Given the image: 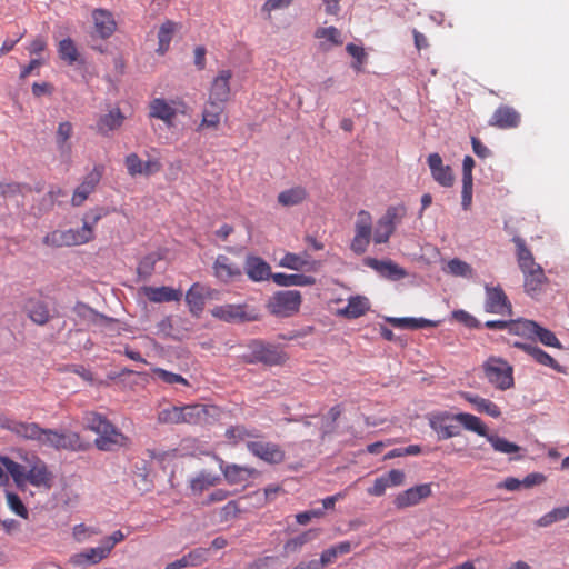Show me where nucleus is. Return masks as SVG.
<instances>
[{
	"instance_id": "1",
	"label": "nucleus",
	"mask_w": 569,
	"mask_h": 569,
	"mask_svg": "<svg viewBox=\"0 0 569 569\" xmlns=\"http://www.w3.org/2000/svg\"><path fill=\"white\" fill-rule=\"evenodd\" d=\"M0 460L19 488L31 485L40 491H49L53 487L54 475L39 456L26 455L21 463L8 457H0Z\"/></svg>"
},
{
	"instance_id": "2",
	"label": "nucleus",
	"mask_w": 569,
	"mask_h": 569,
	"mask_svg": "<svg viewBox=\"0 0 569 569\" xmlns=\"http://www.w3.org/2000/svg\"><path fill=\"white\" fill-rule=\"evenodd\" d=\"M188 103L180 97L173 99L153 98L148 104V116L161 120L168 128L173 127L177 116L189 114Z\"/></svg>"
},
{
	"instance_id": "3",
	"label": "nucleus",
	"mask_w": 569,
	"mask_h": 569,
	"mask_svg": "<svg viewBox=\"0 0 569 569\" xmlns=\"http://www.w3.org/2000/svg\"><path fill=\"white\" fill-rule=\"evenodd\" d=\"M107 213L108 211L100 207L88 210L81 219L82 226L80 228L67 229L70 246H82L93 241L96 239V226Z\"/></svg>"
},
{
	"instance_id": "4",
	"label": "nucleus",
	"mask_w": 569,
	"mask_h": 569,
	"mask_svg": "<svg viewBox=\"0 0 569 569\" xmlns=\"http://www.w3.org/2000/svg\"><path fill=\"white\" fill-rule=\"evenodd\" d=\"M487 380L499 390H508L515 386L513 368L499 357H489L483 363Z\"/></svg>"
},
{
	"instance_id": "5",
	"label": "nucleus",
	"mask_w": 569,
	"mask_h": 569,
	"mask_svg": "<svg viewBox=\"0 0 569 569\" xmlns=\"http://www.w3.org/2000/svg\"><path fill=\"white\" fill-rule=\"evenodd\" d=\"M302 297L298 290H286L276 292L268 302V310L271 315L288 318L296 315L301 306Z\"/></svg>"
},
{
	"instance_id": "6",
	"label": "nucleus",
	"mask_w": 569,
	"mask_h": 569,
	"mask_svg": "<svg viewBox=\"0 0 569 569\" xmlns=\"http://www.w3.org/2000/svg\"><path fill=\"white\" fill-rule=\"evenodd\" d=\"M38 443L57 450H81L83 449L81 437L77 432H60L53 429L41 430Z\"/></svg>"
},
{
	"instance_id": "7",
	"label": "nucleus",
	"mask_w": 569,
	"mask_h": 569,
	"mask_svg": "<svg viewBox=\"0 0 569 569\" xmlns=\"http://www.w3.org/2000/svg\"><path fill=\"white\" fill-rule=\"evenodd\" d=\"M372 236V217L369 211L360 210L355 222V236L350 244L351 250L357 254L365 253Z\"/></svg>"
},
{
	"instance_id": "8",
	"label": "nucleus",
	"mask_w": 569,
	"mask_h": 569,
	"mask_svg": "<svg viewBox=\"0 0 569 569\" xmlns=\"http://www.w3.org/2000/svg\"><path fill=\"white\" fill-rule=\"evenodd\" d=\"M131 445V439L126 436L111 421L97 435L94 446L101 451H114L120 448H127Z\"/></svg>"
},
{
	"instance_id": "9",
	"label": "nucleus",
	"mask_w": 569,
	"mask_h": 569,
	"mask_svg": "<svg viewBox=\"0 0 569 569\" xmlns=\"http://www.w3.org/2000/svg\"><path fill=\"white\" fill-rule=\"evenodd\" d=\"M249 362H261L267 366H279L287 361V353L278 346L254 341L251 347Z\"/></svg>"
},
{
	"instance_id": "10",
	"label": "nucleus",
	"mask_w": 569,
	"mask_h": 569,
	"mask_svg": "<svg viewBox=\"0 0 569 569\" xmlns=\"http://www.w3.org/2000/svg\"><path fill=\"white\" fill-rule=\"evenodd\" d=\"M485 310L488 313L509 316L513 315L512 305L500 286H485Z\"/></svg>"
},
{
	"instance_id": "11",
	"label": "nucleus",
	"mask_w": 569,
	"mask_h": 569,
	"mask_svg": "<svg viewBox=\"0 0 569 569\" xmlns=\"http://www.w3.org/2000/svg\"><path fill=\"white\" fill-rule=\"evenodd\" d=\"M211 313L214 318L227 322H248L258 319L256 310L250 309L247 305L217 306Z\"/></svg>"
},
{
	"instance_id": "12",
	"label": "nucleus",
	"mask_w": 569,
	"mask_h": 569,
	"mask_svg": "<svg viewBox=\"0 0 569 569\" xmlns=\"http://www.w3.org/2000/svg\"><path fill=\"white\" fill-rule=\"evenodd\" d=\"M104 172L102 164H96L93 169L84 177L83 181L74 189L71 197V204L80 207L97 189Z\"/></svg>"
},
{
	"instance_id": "13",
	"label": "nucleus",
	"mask_w": 569,
	"mask_h": 569,
	"mask_svg": "<svg viewBox=\"0 0 569 569\" xmlns=\"http://www.w3.org/2000/svg\"><path fill=\"white\" fill-rule=\"evenodd\" d=\"M247 449L254 457L270 465H278L284 461L286 453L282 448L270 441H248Z\"/></svg>"
},
{
	"instance_id": "14",
	"label": "nucleus",
	"mask_w": 569,
	"mask_h": 569,
	"mask_svg": "<svg viewBox=\"0 0 569 569\" xmlns=\"http://www.w3.org/2000/svg\"><path fill=\"white\" fill-rule=\"evenodd\" d=\"M448 411L432 412L428 416L430 428L437 433L439 440H447L459 436L460 430L458 426L450 423L455 421Z\"/></svg>"
},
{
	"instance_id": "15",
	"label": "nucleus",
	"mask_w": 569,
	"mask_h": 569,
	"mask_svg": "<svg viewBox=\"0 0 569 569\" xmlns=\"http://www.w3.org/2000/svg\"><path fill=\"white\" fill-rule=\"evenodd\" d=\"M94 36L106 40L109 39L117 30V21L107 9L98 8L91 12Z\"/></svg>"
},
{
	"instance_id": "16",
	"label": "nucleus",
	"mask_w": 569,
	"mask_h": 569,
	"mask_svg": "<svg viewBox=\"0 0 569 569\" xmlns=\"http://www.w3.org/2000/svg\"><path fill=\"white\" fill-rule=\"evenodd\" d=\"M232 79L231 70H221L213 78L209 89V100L227 103L231 96L230 80Z\"/></svg>"
},
{
	"instance_id": "17",
	"label": "nucleus",
	"mask_w": 569,
	"mask_h": 569,
	"mask_svg": "<svg viewBox=\"0 0 569 569\" xmlns=\"http://www.w3.org/2000/svg\"><path fill=\"white\" fill-rule=\"evenodd\" d=\"M126 120V116L120 108H113L106 114H100L93 127L96 133L102 137H110L111 133L120 129Z\"/></svg>"
},
{
	"instance_id": "18",
	"label": "nucleus",
	"mask_w": 569,
	"mask_h": 569,
	"mask_svg": "<svg viewBox=\"0 0 569 569\" xmlns=\"http://www.w3.org/2000/svg\"><path fill=\"white\" fill-rule=\"evenodd\" d=\"M218 461L219 468L229 485H241L258 475L254 468L236 463L227 465L221 458H218Z\"/></svg>"
},
{
	"instance_id": "19",
	"label": "nucleus",
	"mask_w": 569,
	"mask_h": 569,
	"mask_svg": "<svg viewBox=\"0 0 569 569\" xmlns=\"http://www.w3.org/2000/svg\"><path fill=\"white\" fill-rule=\"evenodd\" d=\"M431 496V486L422 483L400 492L393 500L396 508L405 509L418 505L421 500Z\"/></svg>"
},
{
	"instance_id": "20",
	"label": "nucleus",
	"mask_w": 569,
	"mask_h": 569,
	"mask_svg": "<svg viewBox=\"0 0 569 569\" xmlns=\"http://www.w3.org/2000/svg\"><path fill=\"white\" fill-rule=\"evenodd\" d=\"M365 264L373 269L379 276L391 281H397L407 277V271L391 260L367 258L365 260Z\"/></svg>"
},
{
	"instance_id": "21",
	"label": "nucleus",
	"mask_w": 569,
	"mask_h": 569,
	"mask_svg": "<svg viewBox=\"0 0 569 569\" xmlns=\"http://www.w3.org/2000/svg\"><path fill=\"white\" fill-rule=\"evenodd\" d=\"M213 274L220 281L228 283L242 276L241 268L227 256L219 254L212 266Z\"/></svg>"
},
{
	"instance_id": "22",
	"label": "nucleus",
	"mask_w": 569,
	"mask_h": 569,
	"mask_svg": "<svg viewBox=\"0 0 569 569\" xmlns=\"http://www.w3.org/2000/svg\"><path fill=\"white\" fill-rule=\"evenodd\" d=\"M521 121L520 113L512 107L502 104L492 113L489 124L499 129L517 128Z\"/></svg>"
},
{
	"instance_id": "23",
	"label": "nucleus",
	"mask_w": 569,
	"mask_h": 569,
	"mask_svg": "<svg viewBox=\"0 0 569 569\" xmlns=\"http://www.w3.org/2000/svg\"><path fill=\"white\" fill-rule=\"evenodd\" d=\"M428 166L432 178L442 187H451L455 181L452 170L449 166H445L439 153H430L428 156Z\"/></svg>"
},
{
	"instance_id": "24",
	"label": "nucleus",
	"mask_w": 569,
	"mask_h": 569,
	"mask_svg": "<svg viewBox=\"0 0 569 569\" xmlns=\"http://www.w3.org/2000/svg\"><path fill=\"white\" fill-rule=\"evenodd\" d=\"M141 292L149 301L156 302V303L179 301L182 298L181 290L173 289V288L167 287V286H161V287L144 286L141 288Z\"/></svg>"
},
{
	"instance_id": "25",
	"label": "nucleus",
	"mask_w": 569,
	"mask_h": 569,
	"mask_svg": "<svg viewBox=\"0 0 569 569\" xmlns=\"http://www.w3.org/2000/svg\"><path fill=\"white\" fill-rule=\"evenodd\" d=\"M244 270L250 280L261 282L272 278L271 267L260 257L248 256L244 262Z\"/></svg>"
},
{
	"instance_id": "26",
	"label": "nucleus",
	"mask_w": 569,
	"mask_h": 569,
	"mask_svg": "<svg viewBox=\"0 0 569 569\" xmlns=\"http://www.w3.org/2000/svg\"><path fill=\"white\" fill-rule=\"evenodd\" d=\"M513 347L522 350L523 352L532 357V359H535V361H537L539 365L552 368L557 372L563 371L562 367L558 363V361L555 358H552L549 353H547L536 345L516 341L513 342Z\"/></svg>"
},
{
	"instance_id": "27",
	"label": "nucleus",
	"mask_w": 569,
	"mask_h": 569,
	"mask_svg": "<svg viewBox=\"0 0 569 569\" xmlns=\"http://www.w3.org/2000/svg\"><path fill=\"white\" fill-rule=\"evenodd\" d=\"M223 111L224 104L208 99L202 110L199 129L208 128L217 130L220 126Z\"/></svg>"
},
{
	"instance_id": "28",
	"label": "nucleus",
	"mask_w": 569,
	"mask_h": 569,
	"mask_svg": "<svg viewBox=\"0 0 569 569\" xmlns=\"http://www.w3.org/2000/svg\"><path fill=\"white\" fill-rule=\"evenodd\" d=\"M461 397L470 405H472L475 409L480 413H486L492 418H498L501 416L500 408L489 399L467 391L461 392Z\"/></svg>"
},
{
	"instance_id": "29",
	"label": "nucleus",
	"mask_w": 569,
	"mask_h": 569,
	"mask_svg": "<svg viewBox=\"0 0 569 569\" xmlns=\"http://www.w3.org/2000/svg\"><path fill=\"white\" fill-rule=\"evenodd\" d=\"M512 241L516 246L518 266L522 272L541 267L535 261L531 250L527 247L526 241L522 238L513 237Z\"/></svg>"
},
{
	"instance_id": "30",
	"label": "nucleus",
	"mask_w": 569,
	"mask_h": 569,
	"mask_svg": "<svg viewBox=\"0 0 569 569\" xmlns=\"http://www.w3.org/2000/svg\"><path fill=\"white\" fill-rule=\"evenodd\" d=\"M308 196L309 193L303 186H293L279 192L277 201L281 207L289 208L303 203Z\"/></svg>"
},
{
	"instance_id": "31",
	"label": "nucleus",
	"mask_w": 569,
	"mask_h": 569,
	"mask_svg": "<svg viewBox=\"0 0 569 569\" xmlns=\"http://www.w3.org/2000/svg\"><path fill=\"white\" fill-rule=\"evenodd\" d=\"M221 482L218 475L211 473L207 470H201L196 477L190 479L189 487L192 495H201L204 490L216 487Z\"/></svg>"
},
{
	"instance_id": "32",
	"label": "nucleus",
	"mask_w": 569,
	"mask_h": 569,
	"mask_svg": "<svg viewBox=\"0 0 569 569\" xmlns=\"http://www.w3.org/2000/svg\"><path fill=\"white\" fill-rule=\"evenodd\" d=\"M24 308L30 320L39 326H43L50 320L48 306L41 300L30 298L27 300Z\"/></svg>"
},
{
	"instance_id": "33",
	"label": "nucleus",
	"mask_w": 569,
	"mask_h": 569,
	"mask_svg": "<svg viewBox=\"0 0 569 569\" xmlns=\"http://www.w3.org/2000/svg\"><path fill=\"white\" fill-rule=\"evenodd\" d=\"M523 273V287L525 291L531 297L540 293L542 286L547 281V277L542 267L535 268L533 270H529Z\"/></svg>"
},
{
	"instance_id": "34",
	"label": "nucleus",
	"mask_w": 569,
	"mask_h": 569,
	"mask_svg": "<svg viewBox=\"0 0 569 569\" xmlns=\"http://www.w3.org/2000/svg\"><path fill=\"white\" fill-rule=\"evenodd\" d=\"M272 280L280 287H306L316 283V279L313 277L301 273L287 274L278 272L272 274Z\"/></svg>"
},
{
	"instance_id": "35",
	"label": "nucleus",
	"mask_w": 569,
	"mask_h": 569,
	"mask_svg": "<svg viewBox=\"0 0 569 569\" xmlns=\"http://www.w3.org/2000/svg\"><path fill=\"white\" fill-rule=\"evenodd\" d=\"M8 429L23 439L34 441H38L42 433V428L36 422L11 421Z\"/></svg>"
},
{
	"instance_id": "36",
	"label": "nucleus",
	"mask_w": 569,
	"mask_h": 569,
	"mask_svg": "<svg viewBox=\"0 0 569 569\" xmlns=\"http://www.w3.org/2000/svg\"><path fill=\"white\" fill-rule=\"evenodd\" d=\"M110 555V550L103 542L96 548H89L74 556V561L79 565H97Z\"/></svg>"
},
{
	"instance_id": "37",
	"label": "nucleus",
	"mask_w": 569,
	"mask_h": 569,
	"mask_svg": "<svg viewBox=\"0 0 569 569\" xmlns=\"http://www.w3.org/2000/svg\"><path fill=\"white\" fill-rule=\"evenodd\" d=\"M452 419L455 421H458L459 423H461V426L465 429H467L469 431H473L481 437L487 438V436L489 435L487 426L477 416H473V415L467 413V412H460V413L453 415Z\"/></svg>"
},
{
	"instance_id": "38",
	"label": "nucleus",
	"mask_w": 569,
	"mask_h": 569,
	"mask_svg": "<svg viewBox=\"0 0 569 569\" xmlns=\"http://www.w3.org/2000/svg\"><path fill=\"white\" fill-rule=\"evenodd\" d=\"M224 437L230 443L238 445L243 441L248 442L251 438H258L259 431L244 425H236L226 430Z\"/></svg>"
},
{
	"instance_id": "39",
	"label": "nucleus",
	"mask_w": 569,
	"mask_h": 569,
	"mask_svg": "<svg viewBox=\"0 0 569 569\" xmlns=\"http://www.w3.org/2000/svg\"><path fill=\"white\" fill-rule=\"evenodd\" d=\"M180 416L181 423L197 425L208 416V410L199 403L184 405L180 406Z\"/></svg>"
},
{
	"instance_id": "40",
	"label": "nucleus",
	"mask_w": 569,
	"mask_h": 569,
	"mask_svg": "<svg viewBox=\"0 0 569 569\" xmlns=\"http://www.w3.org/2000/svg\"><path fill=\"white\" fill-rule=\"evenodd\" d=\"M315 38L325 40L320 43L323 50H329L332 46H341L343 40L341 32L336 27H321L315 31Z\"/></svg>"
},
{
	"instance_id": "41",
	"label": "nucleus",
	"mask_w": 569,
	"mask_h": 569,
	"mask_svg": "<svg viewBox=\"0 0 569 569\" xmlns=\"http://www.w3.org/2000/svg\"><path fill=\"white\" fill-rule=\"evenodd\" d=\"M387 321L399 329H420L432 328L438 326V321L429 320L426 318H388Z\"/></svg>"
},
{
	"instance_id": "42",
	"label": "nucleus",
	"mask_w": 569,
	"mask_h": 569,
	"mask_svg": "<svg viewBox=\"0 0 569 569\" xmlns=\"http://www.w3.org/2000/svg\"><path fill=\"white\" fill-rule=\"evenodd\" d=\"M72 134L73 124L70 121H62L58 124L56 132V144L62 154L71 152L72 146L69 140Z\"/></svg>"
},
{
	"instance_id": "43",
	"label": "nucleus",
	"mask_w": 569,
	"mask_h": 569,
	"mask_svg": "<svg viewBox=\"0 0 569 569\" xmlns=\"http://www.w3.org/2000/svg\"><path fill=\"white\" fill-rule=\"evenodd\" d=\"M186 302L189 306L191 313L199 315L206 303L203 295V287L200 283H193L186 293Z\"/></svg>"
},
{
	"instance_id": "44",
	"label": "nucleus",
	"mask_w": 569,
	"mask_h": 569,
	"mask_svg": "<svg viewBox=\"0 0 569 569\" xmlns=\"http://www.w3.org/2000/svg\"><path fill=\"white\" fill-rule=\"evenodd\" d=\"M369 310V301L365 297H351L347 306L340 311L347 318H359Z\"/></svg>"
},
{
	"instance_id": "45",
	"label": "nucleus",
	"mask_w": 569,
	"mask_h": 569,
	"mask_svg": "<svg viewBox=\"0 0 569 569\" xmlns=\"http://www.w3.org/2000/svg\"><path fill=\"white\" fill-rule=\"evenodd\" d=\"M537 322L528 319L508 320V331L511 335L533 339V329Z\"/></svg>"
},
{
	"instance_id": "46",
	"label": "nucleus",
	"mask_w": 569,
	"mask_h": 569,
	"mask_svg": "<svg viewBox=\"0 0 569 569\" xmlns=\"http://www.w3.org/2000/svg\"><path fill=\"white\" fill-rule=\"evenodd\" d=\"M490 445L492 446L493 450L500 453L505 455H512L520 451V447L516 445L515 442H511L507 440L503 437H500L495 433H489L486 438Z\"/></svg>"
},
{
	"instance_id": "47",
	"label": "nucleus",
	"mask_w": 569,
	"mask_h": 569,
	"mask_svg": "<svg viewBox=\"0 0 569 569\" xmlns=\"http://www.w3.org/2000/svg\"><path fill=\"white\" fill-rule=\"evenodd\" d=\"M174 29L176 23L170 20L160 26L158 31L159 47L157 49L160 54H164L168 51Z\"/></svg>"
},
{
	"instance_id": "48",
	"label": "nucleus",
	"mask_w": 569,
	"mask_h": 569,
	"mask_svg": "<svg viewBox=\"0 0 569 569\" xmlns=\"http://www.w3.org/2000/svg\"><path fill=\"white\" fill-rule=\"evenodd\" d=\"M110 420L97 412V411H86L83 415V426L86 429L98 435L109 422Z\"/></svg>"
},
{
	"instance_id": "49",
	"label": "nucleus",
	"mask_w": 569,
	"mask_h": 569,
	"mask_svg": "<svg viewBox=\"0 0 569 569\" xmlns=\"http://www.w3.org/2000/svg\"><path fill=\"white\" fill-rule=\"evenodd\" d=\"M308 257L309 256L307 252H305L302 256L292 252H287L279 261V266L299 271L309 266Z\"/></svg>"
},
{
	"instance_id": "50",
	"label": "nucleus",
	"mask_w": 569,
	"mask_h": 569,
	"mask_svg": "<svg viewBox=\"0 0 569 569\" xmlns=\"http://www.w3.org/2000/svg\"><path fill=\"white\" fill-rule=\"evenodd\" d=\"M352 546L349 541H341L337 543L336 546H332L326 550L322 551L320 556V560L322 561L323 566L326 567L329 563H332L336 558L340 555H347L351 551Z\"/></svg>"
},
{
	"instance_id": "51",
	"label": "nucleus",
	"mask_w": 569,
	"mask_h": 569,
	"mask_svg": "<svg viewBox=\"0 0 569 569\" xmlns=\"http://www.w3.org/2000/svg\"><path fill=\"white\" fill-rule=\"evenodd\" d=\"M58 54L61 60L72 66L79 57L78 49L72 39L66 38L58 44Z\"/></svg>"
},
{
	"instance_id": "52",
	"label": "nucleus",
	"mask_w": 569,
	"mask_h": 569,
	"mask_svg": "<svg viewBox=\"0 0 569 569\" xmlns=\"http://www.w3.org/2000/svg\"><path fill=\"white\" fill-rule=\"evenodd\" d=\"M568 517H569L568 508L567 507H558V508H553L551 511L541 516L536 521V525L538 527L546 528V527H549L552 523H555L557 521H561Z\"/></svg>"
},
{
	"instance_id": "53",
	"label": "nucleus",
	"mask_w": 569,
	"mask_h": 569,
	"mask_svg": "<svg viewBox=\"0 0 569 569\" xmlns=\"http://www.w3.org/2000/svg\"><path fill=\"white\" fill-rule=\"evenodd\" d=\"M536 338L547 347H553L557 349L563 348L556 335L551 330L541 327L539 323H537V327L533 329V339Z\"/></svg>"
},
{
	"instance_id": "54",
	"label": "nucleus",
	"mask_w": 569,
	"mask_h": 569,
	"mask_svg": "<svg viewBox=\"0 0 569 569\" xmlns=\"http://www.w3.org/2000/svg\"><path fill=\"white\" fill-rule=\"evenodd\" d=\"M395 231L396 229L380 217L376 223L372 240L377 244L387 243Z\"/></svg>"
},
{
	"instance_id": "55",
	"label": "nucleus",
	"mask_w": 569,
	"mask_h": 569,
	"mask_svg": "<svg viewBox=\"0 0 569 569\" xmlns=\"http://www.w3.org/2000/svg\"><path fill=\"white\" fill-rule=\"evenodd\" d=\"M157 421L162 425H180V406H169L158 411Z\"/></svg>"
},
{
	"instance_id": "56",
	"label": "nucleus",
	"mask_w": 569,
	"mask_h": 569,
	"mask_svg": "<svg viewBox=\"0 0 569 569\" xmlns=\"http://www.w3.org/2000/svg\"><path fill=\"white\" fill-rule=\"evenodd\" d=\"M42 241L52 248L71 247L67 230H53L47 233Z\"/></svg>"
},
{
	"instance_id": "57",
	"label": "nucleus",
	"mask_w": 569,
	"mask_h": 569,
	"mask_svg": "<svg viewBox=\"0 0 569 569\" xmlns=\"http://www.w3.org/2000/svg\"><path fill=\"white\" fill-rule=\"evenodd\" d=\"M407 216V208L405 204H396L387 208L385 214L381 217L386 222H389L395 229L401 223L403 218Z\"/></svg>"
},
{
	"instance_id": "58",
	"label": "nucleus",
	"mask_w": 569,
	"mask_h": 569,
	"mask_svg": "<svg viewBox=\"0 0 569 569\" xmlns=\"http://www.w3.org/2000/svg\"><path fill=\"white\" fill-rule=\"evenodd\" d=\"M317 536L316 530H308L306 532H302L301 535L289 539L284 543V551L286 552H296L298 551L303 545H306L308 541L313 539Z\"/></svg>"
},
{
	"instance_id": "59",
	"label": "nucleus",
	"mask_w": 569,
	"mask_h": 569,
	"mask_svg": "<svg viewBox=\"0 0 569 569\" xmlns=\"http://www.w3.org/2000/svg\"><path fill=\"white\" fill-rule=\"evenodd\" d=\"M240 512L241 509L239 507L238 501L231 500L228 503H226L222 508L217 510V516L219 522H228L230 520L236 519Z\"/></svg>"
},
{
	"instance_id": "60",
	"label": "nucleus",
	"mask_w": 569,
	"mask_h": 569,
	"mask_svg": "<svg viewBox=\"0 0 569 569\" xmlns=\"http://www.w3.org/2000/svg\"><path fill=\"white\" fill-rule=\"evenodd\" d=\"M153 375H156L159 379H161L163 382L168 385H177L181 383L183 386H189V382L186 378H183L181 375L168 371L162 368H154L152 370Z\"/></svg>"
},
{
	"instance_id": "61",
	"label": "nucleus",
	"mask_w": 569,
	"mask_h": 569,
	"mask_svg": "<svg viewBox=\"0 0 569 569\" xmlns=\"http://www.w3.org/2000/svg\"><path fill=\"white\" fill-rule=\"evenodd\" d=\"M447 272L457 277H469L472 268L467 262L455 258L447 263Z\"/></svg>"
},
{
	"instance_id": "62",
	"label": "nucleus",
	"mask_w": 569,
	"mask_h": 569,
	"mask_svg": "<svg viewBox=\"0 0 569 569\" xmlns=\"http://www.w3.org/2000/svg\"><path fill=\"white\" fill-rule=\"evenodd\" d=\"M7 505L10 508L12 512H14L17 516L27 519L28 518V509L23 505L20 497L14 492H7Z\"/></svg>"
},
{
	"instance_id": "63",
	"label": "nucleus",
	"mask_w": 569,
	"mask_h": 569,
	"mask_svg": "<svg viewBox=\"0 0 569 569\" xmlns=\"http://www.w3.org/2000/svg\"><path fill=\"white\" fill-rule=\"evenodd\" d=\"M189 567H198L203 565L208 560V549L196 548L189 553L184 555Z\"/></svg>"
},
{
	"instance_id": "64",
	"label": "nucleus",
	"mask_w": 569,
	"mask_h": 569,
	"mask_svg": "<svg viewBox=\"0 0 569 569\" xmlns=\"http://www.w3.org/2000/svg\"><path fill=\"white\" fill-rule=\"evenodd\" d=\"M124 164L128 173L131 177H136L142 173L143 161L139 158L137 153H130L124 159Z\"/></svg>"
}]
</instances>
